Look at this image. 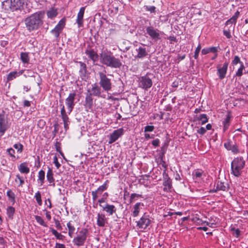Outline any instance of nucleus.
<instances>
[{
	"instance_id": "0e129e2a",
	"label": "nucleus",
	"mask_w": 248,
	"mask_h": 248,
	"mask_svg": "<svg viewBox=\"0 0 248 248\" xmlns=\"http://www.w3.org/2000/svg\"><path fill=\"white\" fill-rule=\"evenodd\" d=\"M236 21L235 20H234V19H233L232 17L228 19L225 23V25H229L230 24H236Z\"/></svg>"
},
{
	"instance_id": "1a4fd4ad",
	"label": "nucleus",
	"mask_w": 248,
	"mask_h": 248,
	"mask_svg": "<svg viewBox=\"0 0 248 248\" xmlns=\"http://www.w3.org/2000/svg\"><path fill=\"white\" fill-rule=\"evenodd\" d=\"M153 82L152 79L146 76H142L139 79V87L147 90L151 88Z\"/></svg>"
},
{
	"instance_id": "2eb2a0df",
	"label": "nucleus",
	"mask_w": 248,
	"mask_h": 248,
	"mask_svg": "<svg viewBox=\"0 0 248 248\" xmlns=\"http://www.w3.org/2000/svg\"><path fill=\"white\" fill-rule=\"evenodd\" d=\"M147 33L153 39L158 40L160 39V31L157 29H155L152 26H149L146 28Z\"/></svg>"
},
{
	"instance_id": "bb28decb",
	"label": "nucleus",
	"mask_w": 248,
	"mask_h": 248,
	"mask_svg": "<svg viewBox=\"0 0 248 248\" xmlns=\"http://www.w3.org/2000/svg\"><path fill=\"white\" fill-rule=\"evenodd\" d=\"M86 55L93 62H96L98 60V55L96 52H95L93 49L92 50H87L85 52Z\"/></svg>"
},
{
	"instance_id": "3c124183",
	"label": "nucleus",
	"mask_w": 248,
	"mask_h": 248,
	"mask_svg": "<svg viewBox=\"0 0 248 248\" xmlns=\"http://www.w3.org/2000/svg\"><path fill=\"white\" fill-rule=\"evenodd\" d=\"M192 220L195 223H196L197 224H199V225H202V224H203V221L202 220V219L200 218L199 217H198L196 216L192 218Z\"/></svg>"
},
{
	"instance_id": "4c0bfd02",
	"label": "nucleus",
	"mask_w": 248,
	"mask_h": 248,
	"mask_svg": "<svg viewBox=\"0 0 248 248\" xmlns=\"http://www.w3.org/2000/svg\"><path fill=\"white\" fill-rule=\"evenodd\" d=\"M65 25V20L63 19H61L58 24L54 28L60 32H62Z\"/></svg>"
},
{
	"instance_id": "393cba45",
	"label": "nucleus",
	"mask_w": 248,
	"mask_h": 248,
	"mask_svg": "<svg viewBox=\"0 0 248 248\" xmlns=\"http://www.w3.org/2000/svg\"><path fill=\"white\" fill-rule=\"evenodd\" d=\"M93 105V99L92 95L89 93H87L85 97V101L84 106L87 109H91Z\"/></svg>"
},
{
	"instance_id": "e433bc0d",
	"label": "nucleus",
	"mask_w": 248,
	"mask_h": 248,
	"mask_svg": "<svg viewBox=\"0 0 248 248\" xmlns=\"http://www.w3.org/2000/svg\"><path fill=\"white\" fill-rule=\"evenodd\" d=\"M50 230L52 233L55 235L57 239L63 240L64 236L62 235L61 233L58 232L56 230L52 228H50Z\"/></svg>"
},
{
	"instance_id": "423d86ee",
	"label": "nucleus",
	"mask_w": 248,
	"mask_h": 248,
	"mask_svg": "<svg viewBox=\"0 0 248 248\" xmlns=\"http://www.w3.org/2000/svg\"><path fill=\"white\" fill-rule=\"evenodd\" d=\"M100 78L99 84L100 87L106 92H108L111 90L112 84L110 79L108 78L106 75L102 72H100L98 73Z\"/></svg>"
},
{
	"instance_id": "37998d69",
	"label": "nucleus",
	"mask_w": 248,
	"mask_h": 248,
	"mask_svg": "<svg viewBox=\"0 0 248 248\" xmlns=\"http://www.w3.org/2000/svg\"><path fill=\"white\" fill-rule=\"evenodd\" d=\"M17 77V72H11L7 75V79L8 81H11L16 78Z\"/></svg>"
},
{
	"instance_id": "9b49d317",
	"label": "nucleus",
	"mask_w": 248,
	"mask_h": 248,
	"mask_svg": "<svg viewBox=\"0 0 248 248\" xmlns=\"http://www.w3.org/2000/svg\"><path fill=\"white\" fill-rule=\"evenodd\" d=\"M136 51L137 54L135 56V59H143L148 55L149 50L147 49L146 46L143 45L136 48Z\"/></svg>"
},
{
	"instance_id": "79ce46f5",
	"label": "nucleus",
	"mask_w": 248,
	"mask_h": 248,
	"mask_svg": "<svg viewBox=\"0 0 248 248\" xmlns=\"http://www.w3.org/2000/svg\"><path fill=\"white\" fill-rule=\"evenodd\" d=\"M35 218L38 223L40 225L44 227H46L47 226V224L44 221V219L39 216H35Z\"/></svg>"
},
{
	"instance_id": "e2e57ef3",
	"label": "nucleus",
	"mask_w": 248,
	"mask_h": 248,
	"mask_svg": "<svg viewBox=\"0 0 248 248\" xmlns=\"http://www.w3.org/2000/svg\"><path fill=\"white\" fill-rule=\"evenodd\" d=\"M206 131V129L204 127H201L199 129H198L197 130V133L200 135H202L204 134H205Z\"/></svg>"
},
{
	"instance_id": "49530a36",
	"label": "nucleus",
	"mask_w": 248,
	"mask_h": 248,
	"mask_svg": "<svg viewBox=\"0 0 248 248\" xmlns=\"http://www.w3.org/2000/svg\"><path fill=\"white\" fill-rule=\"evenodd\" d=\"M202 173L203 171L202 170H195L193 172V177L196 179L200 178L202 177Z\"/></svg>"
},
{
	"instance_id": "c85d7f7f",
	"label": "nucleus",
	"mask_w": 248,
	"mask_h": 248,
	"mask_svg": "<svg viewBox=\"0 0 248 248\" xmlns=\"http://www.w3.org/2000/svg\"><path fill=\"white\" fill-rule=\"evenodd\" d=\"M229 188L227 184L218 181L217 183L216 190L227 191Z\"/></svg>"
},
{
	"instance_id": "7ed1b4c3",
	"label": "nucleus",
	"mask_w": 248,
	"mask_h": 248,
	"mask_svg": "<svg viewBox=\"0 0 248 248\" xmlns=\"http://www.w3.org/2000/svg\"><path fill=\"white\" fill-rule=\"evenodd\" d=\"M245 165V161L242 156L234 158L231 163L232 173L236 177L240 176Z\"/></svg>"
},
{
	"instance_id": "6e6552de",
	"label": "nucleus",
	"mask_w": 248,
	"mask_h": 248,
	"mask_svg": "<svg viewBox=\"0 0 248 248\" xmlns=\"http://www.w3.org/2000/svg\"><path fill=\"white\" fill-rule=\"evenodd\" d=\"M108 183V181L106 180L105 182L102 185L99 186L96 190L92 191V199L93 202L97 200V198L102 194L103 191L107 189Z\"/></svg>"
},
{
	"instance_id": "6e6d98bb",
	"label": "nucleus",
	"mask_w": 248,
	"mask_h": 248,
	"mask_svg": "<svg viewBox=\"0 0 248 248\" xmlns=\"http://www.w3.org/2000/svg\"><path fill=\"white\" fill-rule=\"evenodd\" d=\"M155 129L153 125H147L144 127V132H152Z\"/></svg>"
},
{
	"instance_id": "603ef678",
	"label": "nucleus",
	"mask_w": 248,
	"mask_h": 248,
	"mask_svg": "<svg viewBox=\"0 0 248 248\" xmlns=\"http://www.w3.org/2000/svg\"><path fill=\"white\" fill-rule=\"evenodd\" d=\"M144 9L146 11L150 12L151 13H155L156 11V7L154 6H145Z\"/></svg>"
},
{
	"instance_id": "20e7f679",
	"label": "nucleus",
	"mask_w": 248,
	"mask_h": 248,
	"mask_svg": "<svg viewBox=\"0 0 248 248\" xmlns=\"http://www.w3.org/2000/svg\"><path fill=\"white\" fill-rule=\"evenodd\" d=\"M89 235V231L87 228H82L77 233L73 239V243L77 247L84 245Z\"/></svg>"
},
{
	"instance_id": "680f3d73",
	"label": "nucleus",
	"mask_w": 248,
	"mask_h": 248,
	"mask_svg": "<svg viewBox=\"0 0 248 248\" xmlns=\"http://www.w3.org/2000/svg\"><path fill=\"white\" fill-rule=\"evenodd\" d=\"M160 140L158 139H156L153 140L152 142V145L155 147H157L159 145Z\"/></svg>"
},
{
	"instance_id": "052dcab7",
	"label": "nucleus",
	"mask_w": 248,
	"mask_h": 248,
	"mask_svg": "<svg viewBox=\"0 0 248 248\" xmlns=\"http://www.w3.org/2000/svg\"><path fill=\"white\" fill-rule=\"evenodd\" d=\"M53 163L55 164L57 169H59L61 166V164L58 162V158L56 155L54 156L53 157Z\"/></svg>"
},
{
	"instance_id": "0eeeda50",
	"label": "nucleus",
	"mask_w": 248,
	"mask_h": 248,
	"mask_svg": "<svg viewBox=\"0 0 248 248\" xmlns=\"http://www.w3.org/2000/svg\"><path fill=\"white\" fill-rule=\"evenodd\" d=\"M10 127V124L8 123L7 118L5 117L4 112H2L0 113V134L2 136L5 133V131Z\"/></svg>"
},
{
	"instance_id": "774afa93",
	"label": "nucleus",
	"mask_w": 248,
	"mask_h": 248,
	"mask_svg": "<svg viewBox=\"0 0 248 248\" xmlns=\"http://www.w3.org/2000/svg\"><path fill=\"white\" fill-rule=\"evenodd\" d=\"M56 248H66L64 244L56 243Z\"/></svg>"
},
{
	"instance_id": "5fc2aeb1",
	"label": "nucleus",
	"mask_w": 248,
	"mask_h": 248,
	"mask_svg": "<svg viewBox=\"0 0 248 248\" xmlns=\"http://www.w3.org/2000/svg\"><path fill=\"white\" fill-rule=\"evenodd\" d=\"M201 45L199 44V45L196 47L195 52H194V57L195 59H197L198 58L199 54L201 50Z\"/></svg>"
},
{
	"instance_id": "8fccbe9b",
	"label": "nucleus",
	"mask_w": 248,
	"mask_h": 248,
	"mask_svg": "<svg viewBox=\"0 0 248 248\" xmlns=\"http://www.w3.org/2000/svg\"><path fill=\"white\" fill-rule=\"evenodd\" d=\"M218 219L216 217L215 219L214 220V222H208L206 221H203V224H205L206 225L209 226L211 227H214V226L217 224L218 222Z\"/></svg>"
},
{
	"instance_id": "a18cd8bd",
	"label": "nucleus",
	"mask_w": 248,
	"mask_h": 248,
	"mask_svg": "<svg viewBox=\"0 0 248 248\" xmlns=\"http://www.w3.org/2000/svg\"><path fill=\"white\" fill-rule=\"evenodd\" d=\"M34 198L37 201V203L39 205L42 204V201L41 199V194L40 191H38L34 195Z\"/></svg>"
},
{
	"instance_id": "bf43d9fd",
	"label": "nucleus",
	"mask_w": 248,
	"mask_h": 248,
	"mask_svg": "<svg viewBox=\"0 0 248 248\" xmlns=\"http://www.w3.org/2000/svg\"><path fill=\"white\" fill-rule=\"evenodd\" d=\"M54 222H55V226H56V228L58 230H62V226L60 221L56 219L55 218H54Z\"/></svg>"
},
{
	"instance_id": "4d7b16f0",
	"label": "nucleus",
	"mask_w": 248,
	"mask_h": 248,
	"mask_svg": "<svg viewBox=\"0 0 248 248\" xmlns=\"http://www.w3.org/2000/svg\"><path fill=\"white\" fill-rule=\"evenodd\" d=\"M7 152L8 153V155H10L11 157L15 158L16 157L14 155L15 153V150L12 148H9L7 150Z\"/></svg>"
},
{
	"instance_id": "412c9836",
	"label": "nucleus",
	"mask_w": 248,
	"mask_h": 248,
	"mask_svg": "<svg viewBox=\"0 0 248 248\" xmlns=\"http://www.w3.org/2000/svg\"><path fill=\"white\" fill-rule=\"evenodd\" d=\"M97 225L99 227H103L108 223V219L103 214L98 213L97 217Z\"/></svg>"
},
{
	"instance_id": "4468645a",
	"label": "nucleus",
	"mask_w": 248,
	"mask_h": 248,
	"mask_svg": "<svg viewBox=\"0 0 248 248\" xmlns=\"http://www.w3.org/2000/svg\"><path fill=\"white\" fill-rule=\"evenodd\" d=\"M124 133V129L123 128H120L115 130L110 134L109 139V144H111L116 141L119 138L122 136Z\"/></svg>"
},
{
	"instance_id": "dca6fc26",
	"label": "nucleus",
	"mask_w": 248,
	"mask_h": 248,
	"mask_svg": "<svg viewBox=\"0 0 248 248\" xmlns=\"http://www.w3.org/2000/svg\"><path fill=\"white\" fill-rule=\"evenodd\" d=\"M92 88L88 90V93L91 94L92 96H96L97 97H101L105 98V96H103L101 95V89L96 83H94L92 85Z\"/></svg>"
},
{
	"instance_id": "a211bd4d",
	"label": "nucleus",
	"mask_w": 248,
	"mask_h": 248,
	"mask_svg": "<svg viewBox=\"0 0 248 248\" xmlns=\"http://www.w3.org/2000/svg\"><path fill=\"white\" fill-rule=\"evenodd\" d=\"M229 63L225 62L222 67H220L219 66L217 67V74L220 79H223L226 75L228 66Z\"/></svg>"
},
{
	"instance_id": "6ab92c4d",
	"label": "nucleus",
	"mask_w": 248,
	"mask_h": 248,
	"mask_svg": "<svg viewBox=\"0 0 248 248\" xmlns=\"http://www.w3.org/2000/svg\"><path fill=\"white\" fill-rule=\"evenodd\" d=\"M164 182L163 185L164 186V191L166 192H169L172 187L171 181L168 175L164 172L163 173Z\"/></svg>"
},
{
	"instance_id": "69168bd1",
	"label": "nucleus",
	"mask_w": 248,
	"mask_h": 248,
	"mask_svg": "<svg viewBox=\"0 0 248 248\" xmlns=\"http://www.w3.org/2000/svg\"><path fill=\"white\" fill-rule=\"evenodd\" d=\"M232 231L233 232V235H235V237H238L240 234V231L239 229H235L234 228L232 229Z\"/></svg>"
},
{
	"instance_id": "9d476101",
	"label": "nucleus",
	"mask_w": 248,
	"mask_h": 248,
	"mask_svg": "<svg viewBox=\"0 0 248 248\" xmlns=\"http://www.w3.org/2000/svg\"><path fill=\"white\" fill-rule=\"evenodd\" d=\"M76 96V93L75 92L70 93L68 96L65 99V104L68 110V114H70L72 111L75 106L74 101Z\"/></svg>"
},
{
	"instance_id": "b1692460",
	"label": "nucleus",
	"mask_w": 248,
	"mask_h": 248,
	"mask_svg": "<svg viewBox=\"0 0 248 248\" xmlns=\"http://www.w3.org/2000/svg\"><path fill=\"white\" fill-rule=\"evenodd\" d=\"M143 206V203L140 202H137L133 207L132 210V216L133 217H136L138 216L141 207Z\"/></svg>"
},
{
	"instance_id": "39448f33",
	"label": "nucleus",
	"mask_w": 248,
	"mask_h": 248,
	"mask_svg": "<svg viewBox=\"0 0 248 248\" xmlns=\"http://www.w3.org/2000/svg\"><path fill=\"white\" fill-rule=\"evenodd\" d=\"M23 4V0H6L3 4L5 9L12 11L21 9Z\"/></svg>"
},
{
	"instance_id": "338daca9",
	"label": "nucleus",
	"mask_w": 248,
	"mask_h": 248,
	"mask_svg": "<svg viewBox=\"0 0 248 248\" xmlns=\"http://www.w3.org/2000/svg\"><path fill=\"white\" fill-rule=\"evenodd\" d=\"M239 15H240V12L238 11H237L235 13L234 15L232 17V18L236 21Z\"/></svg>"
},
{
	"instance_id": "09e8293b",
	"label": "nucleus",
	"mask_w": 248,
	"mask_h": 248,
	"mask_svg": "<svg viewBox=\"0 0 248 248\" xmlns=\"http://www.w3.org/2000/svg\"><path fill=\"white\" fill-rule=\"evenodd\" d=\"M242 63L243 62L241 61L239 57L238 56H235L232 62V65H236L238 63L240 64L241 65Z\"/></svg>"
},
{
	"instance_id": "72a5a7b5",
	"label": "nucleus",
	"mask_w": 248,
	"mask_h": 248,
	"mask_svg": "<svg viewBox=\"0 0 248 248\" xmlns=\"http://www.w3.org/2000/svg\"><path fill=\"white\" fill-rule=\"evenodd\" d=\"M15 182L18 184V186L20 187H22L25 183L24 178L21 176L19 174L16 175Z\"/></svg>"
},
{
	"instance_id": "5701e85b",
	"label": "nucleus",
	"mask_w": 248,
	"mask_h": 248,
	"mask_svg": "<svg viewBox=\"0 0 248 248\" xmlns=\"http://www.w3.org/2000/svg\"><path fill=\"white\" fill-rule=\"evenodd\" d=\"M67 227L68 230V235L70 237L72 238L76 231L75 222L73 220L69 221L67 223Z\"/></svg>"
},
{
	"instance_id": "13d9d810",
	"label": "nucleus",
	"mask_w": 248,
	"mask_h": 248,
	"mask_svg": "<svg viewBox=\"0 0 248 248\" xmlns=\"http://www.w3.org/2000/svg\"><path fill=\"white\" fill-rule=\"evenodd\" d=\"M61 32H60V31H59L58 30H56V29L54 28L53 30H51V33L54 35V36L56 37V38H58L59 35H60V34Z\"/></svg>"
},
{
	"instance_id": "f03ea898",
	"label": "nucleus",
	"mask_w": 248,
	"mask_h": 248,
	"mask_svg": "<svg viewBox=\"0 0 248 248\" xmlns=\"http://www.w3.org/2000/svg\"><path fill=\"white\" fill-rule=\"evenodd\" d=\"M100 62L111 68H118L122 66L120 59L115 58L112 53L102 52L100 54Z\"/></svg>"
},
{
	"instance_id": "a878e982",
	"label": "nucleus",
	"mask_w": 248,
	"mask_h": 248,
	"mask_svg": "<svg viewBox=\"0 0 248 248\" xmlns=\"http://www.w3.org/2000/svg\"><path fill=\"white\" fill-rule=\"evenodd\" d=\"M18 170L21 173L28 174L30 172V168L28 166L26 162H23L21 163L18 167Z\"/></svg>"
},
{
	"instance_id": "7c9ffc66",
	"label": "nucleus",
	"mask_w": 248,
	"mask_h": 248,
	"mask_svg": "<svg viewBox=\"0 0 248 248\" xmlns=\"http://www.w3.org/2000/svg\"><path fill=\"white\" fill-rule=\"evenodd\" d=\"M46 15L49 18L52 19L56 17L58 15V12L56 9L54 8H50L46 12Z\"/></svg>"
},
{
	"instance_id": "f704fd0d",
	"label": "nucleus",
	"mask_w": 248,
	"mask_h": 248,
	"mask_svg": "<svg viewBox=\"0 0 248 248\" xmlns=\"http://www.w3.org/2000/svg\"><path fill=\"white\" fill-rule=\"evenodd\" d=\"M140 198H143V196L141 194H139L137 193H132L130 197L129 202L130 203H132L138 200Z\"/></svg>"
},
{
	"instance_id": "ea45409f",
	"label": "nucleus",
	"mask_w": 248,
	"mask_h": 248,
	"mask_svg": "<svg viewBox=\"0 0 248 248\" xmlns=\"http://www.w3.org/2000/svg\"><path fill=\"white\" fill-rule=\"evenodd\" d=\"M197 120L201 121V124H204L205 123H206L208 121V119L207 118V115L205 114H200L198 117H197Z\"/></svg>"
},
{
	"instance_id": "aec40b11",
	"label": "nucleus",
	"mask_w": 248,
	"mask_h": 248,
	"mask_svg": "<svg viewBox=\"0 0 248 248\" xmlns=\"http://www.w3.org/2000/svg\"><path fill=\"white\" fill-rule=\"evenodd\" d=\"M102 210L105 211L109 216H112L116 211V208L114 205L106 204L105 205H101Z\"/></svg>"
},
{
	"instance_id": "2f4dec72",
	"label": "nucleus",
	"mask_w": 248,
	"mask_h": 248,
	"mask_svg": "<svg viewBox=\"0 0 248 248\" xmlns=\"http://www.w3.org/2000/svg\"><path fill=\"white\" fill-rule=\"evenodd\" d=\"M46 178L49 184H51L54 182L53 171L50 168H48V170L46 173Z\"/></svg>"
},
{
	"instance_id": "58836bf2",
	"label": "nucleus",
	"mask_w": 248,
	"mask_h": 248,
	"mask_svg": "<svg viewBox=\"0 0 248 248\" xmlns=\"http://www.w3.org/2000/svg\"><path fill=\"white\" fill-rule=\"evenodd\" d=\"M7 215L9 218H13L15 212V209L12 206H8L6 209Z\"/></svg>"
},
{
	"instance_id": "864d4df0",
	"label": "nucleus",
	"mask_w": 248,
	"mask_h": 248,
	"mask_svg": "<svg viewBox=\"0 0 248 248\" xmlns=\"http://www.w3.org/2000/svg\"><path fill=\"white\" fill-rule=\"evenodd\" d=\"M14 147L17 149V152H18L19 153H22L23 151V146L21 143L15 144L14 145Z\"/></svg>"
},
{
	"instance_id": "ddd939ff",
	"label": "nucleus",
	"mask_w": 248,
	"mask_h": 248,
	"mask_svg": "<svg viewBox=\"0 0 248 248\" xmlns=\"http://www.w3.org/2000/svg\"><path fill=\"white\" fill-rule=\"evenodd\" d=\"M151 222L149 216L144 214L137 222V226L140 229H145L150 224Z\"/></svg>"
},
{
	"instance_id": "a19ab883",
	"label": "nucleus",
	"mask_w": 248,
	"mask_h": 248,
	"mask_svg": "<svg viewBox=\"0 0 248 248\" xmlns=\"http://www.w3.org/2000/svg\"><path fill=\"white\" fill-rule=\"evenodd\" d=\"M245 67L243 63H242L238 68L237 71L236 72L235 76L238 77H241L243 75V71L245 70Z\"/></svg>"
},
{
	"instance_id": "f3484780",
	"label": "nucleus",
	"mask_w": 248,
	"mask_h": 248,
	"mask_svg": "<svg viewBox=\"0 0 248 248\" xmlns=\"http://www.w3.org/2000/svg\"><path fill=\"white\" fill-rule=\"evenodd\" d=\"M224 145L227 150L231 151L234 154L239 153L238 146L230 140H228L226 142L224 143Z\"/></svg>"
},
{
	"instance_id": "cd10ccee",
	"label": "nucleus",
	"mask_w": 248,
	"mask_h": 248,
	"mask_svg": "<svg viewBox=\"0 0 248 248\" xmlns=\"http://www.w3.org/2000/svg\"><path fill=\"white\" fill-rule=\"evenodd\" d=\"M218 46H212L210 47H206L202 49V54L206 55L209 53H216L218 51Z\"/></svg>"
},
{
	"instance_id": "c03bdc74",
	"label": "nucleus",
	"mask_w": 248,
	"mask_h": 248,
	"mask_svg": "<svg viewBox=\"0 0 248 248\" xmlns=\"http://www.w3.org/2000/svg\"><path fill=\"white\" fill-rule=\"evenodd\" d=\"M7 196L8 197L9 200L12 202H15V194L11 189L7 191Z\"/></svg>"
},
{
	"instance_id": "f257e3e1",
	"label": "nucleus",
	"mask_w": 248,
	"mask_h": 248,
	"mask_svg": "<svg viewBox=\"0 0 248 248\" xmlns=\"http://www.w3.org/2000/svg\"><path fill=\"white\" fill-rule=\"evenodd\" d=\"M44 11H38L26 17L24 20L27 29L30 31L38 30L43 24Z\"/></svg>"
},
{
	"instance_id": "473e14b6",
	"label": "nucleus",
	"mask_w": 248,
	"mask_h": 248,
	"mask_svg": "<svg viewBox=\"0 0 248 248\" xmlns=\"http://www.w3.org/2000/svg\"><path fill=\"white\" fill-rule=\"evenodd\" d=\"M45 177V172L43 170H41L39 171L38 176V181L40 183V185L42 186L44 183Z\"/></svg>"
},
{
	"instance_id": "f8f14e48",
	"label": "nucleus",
	"mask_w": 248,
	"mask_h": 248,
	"mask_svg": "<svg viewBox=\"0 0 248 248\" xmlns=\"http://www.w3.org/2000/svg\"><path fill=\"white\" fill-rule=\"evenodd\" d=\"M61 117L63 123L64 128L65 131H67L69 128L70 121L63 105L61 109Z\"/></svg>"
},
{
	"instance_id": "de8ad7c7",
	"label": "nucleus",
	"mask_w": 248,
	"mask_h": 248,
	"mask_svg": "<svg viewBox=\"0 0 248 248\" xmlns=\"http://www.w3.org/2000/svg\"><path fill=\"white\" fill-rule=\"evenodd\" d=\"M230 116L229 115H228L226 119L223 122L224 124V130L225 131L227 130L230 125Z\"/></svg>"
},
{
	"instance_id": "c9c22d12",
	"label": "nucleus",
	"mask_w": 248,
	"mask_h": 248,
	"mask_svg": "<svg viewBox=\"0 0 248 248\" xmlns=\"http://www.w3.org/2000/svg\"><path fill=\"white\" fill-rule=\"evenodd\" d=\"M20 59L24 63H28L30 61L28 54L26 52H21Z\"/></svg>"
},
{
	"instance_id": "c756f323",
	"label": "nucleus",
	"mask_w": 248,
	"mask_h": 248,
	"mask_svg": "<svg viewBox=\"0 0 248 248\" xmlns=\"http://www.w3.org/2000/svg\"><path fill=\"white\" fill-rule=\"evenodd\" d=\"M79 63L80 64V76L82 78L85 77L87 72L86 65L84 63L81 62H79Z\"/></svg>"
},
{
	"instance_id": "4be33fe9",
	"label": "nucleus",
	"mask_w": 248,
	"mask_h": 248,
	"mask_svg": "<svg viewBox=\"0 0 248 248\" xmlns=\"http://www.w3.org/2000/svg\"><path fill=\"white\" fill-rule=\"evenodd\" d=\"M85 9V7H81L78 14L76 22L78 24V27L79 28L82 27L83 25V16Z\"/></svg>"
}]
</instances>
